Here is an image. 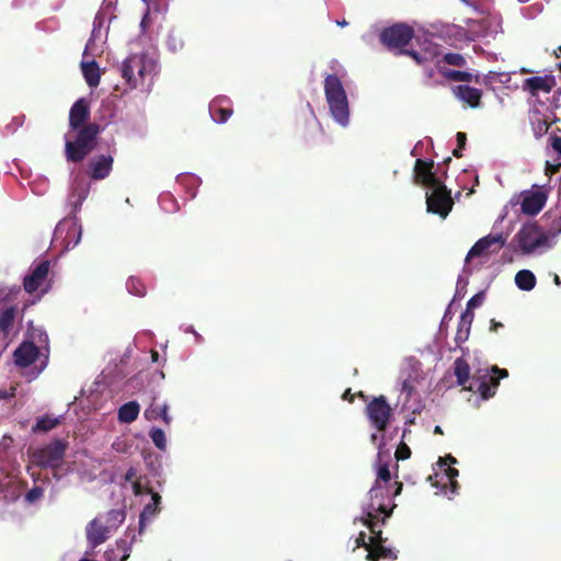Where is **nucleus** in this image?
I'll return each instance as SVG.
<instances>
[{
  "mask_svg": "<svg viewBox=\"0 0 561 561\" xmlns=\"http://www.w3.org/2000/svg\"><path fill=\"white\" fill-rule=\"evenodd\" d=\"M471 273L468 272V270L465 272L463 271V274L460 275L458 277V280H457V294H460L462 290H465L467 284H468V276L470 275Z\"/></svg>",
  "mask_w": 561,
  "mask_h": 561,
  "instance_id": "nucleus-54",
  "label": "nucleus"
},
{
  "mask_svg": "<svg viewBox=\"0 0 561 561\" xmlns=\"http://www.w3.org/2000/svg\"><path fill=\"white\" fill-rule=\"evenodd\" d=\"M140 405L137 401H129L118 409L117 417L121 423L129 424L137 420Z\"/></svg>",
  "mask_w": 561,
  "mask_h": 561,
  "instance_id": "nucleus-30",
  "label": "nucleus"
},
{
  "mask_svg": "<svg viewBox=\"0 0 561 561\" xmlns=\"http://www.w3.org/2000/svg\"><path fill=\"white\" fill-rule=\"evenodd\" d=\"M15 308L10 307L0 313V330H2L4 333H8L12 328L15 319Z\"/></svg>",
  "mask_w": 561,
  "mask_h": 561,
  "instance_id": "nucleus-42",
  "label": "nucleus"
},
{
  "mask_svg": "<svg viewBox=\"0 0 561 561\" xmlns=\"http://www.w3.org/2000/svg\"><path fill=\"white\" fill-rule=\"evenodd\" d=\"M126 288L129 294L138 297H144L146 295V286L145 284L137 277H129L126 282Z\"/></svg>",
  "mask_w": 561,
  "mask_h": 561,
  "instance_id": "nucleus-44",
  "label": "nucleus"
},
{
  "mask_svg": "<svg viewBox=\"0 0 561 561\" xmlns=\"http://www.w3.org/2000/svg\"><path fill=\"white\" fill-rule=\"evenodd\" d=\"M50 263L47 260L34 263L30 267L28 274L24 277V289L28 294H36L41 298L51 287V282L48 278Z\"/></svg>",
  "mask_w": 561,
  "mask_h": 561,
  "instance_id": "nucleus-11",
  "label": "nucleus"
},
{
  "mask_svg": "<svg viewBox=\"0 0 561 561\" xmlns=\"http://www.w3.org/2000/svg\"><path fill=\"white\" fill-rule=\"evenodd\" d=\"M556 245L553 237L546 233L536 222H528L513 237L510 247L524 256H540Z\"/></svg>",
  "mask_w": 561,
  "mask_h": 561,
  "instance_id": "nucleus-4",
  "label": "nucleus"
},
{
  "mask_svg": "<svg viewBox=\"0 0 561 561\" xmlns=\"http://www.w3.org/2000/svg\"><path fill=\"white\" fill-rule=\"evenodd\" d=\"M323 91L332 119L342 127H347L350 124V102L337 75H327L323 81Z\"/></svg>",
  "mask_w": 561,
  "mask_h": 561,
  "instance_id": "nucleus-5",
  "label": "nucleus"
},
{
  "mask_svg": "<svg viewBox=\"0 0 561 561\" xmlns=\"http://www.w3.org/2000/svg\"><path fill=\"white\" fill-rule=\"evenodd\" d=\"M470 32L481 38H494L502 32V19L499 13L490 12L470 21Z\"/></svg>",
  "mask_w": 561,
  "mask_h": 561,
  "instance_id": "nucleus-15",
  "label": "nucleus"
},
{
  "mask_svg": "<svg viewBox=\"0 0 561 561\" xmlns=\"http://www.w3.org/2000/svg\"><path fill=\"white\" fill-rule=\"evenodd\" d=\"M103 19L95 16L93 30L84 48V58L95 57L103 53L102 45L105 42L107 30L103 26Z\"/></svg>",
  "mask_w": 561,
  "mask_h": 561,
  "instance_id": "nucleus-18",
  "label": "nucleus"
},
{
  "mask_svg": "<svg viewBox=\"0 0 561 561\" xmlns=\"http://www.w3.org/2000/svg\"><path fill=\"white\" fill-rule=\"evenodd\" d=\"M113 167L111 156L101 154L90 161V175L93 180H103L108 176Z\"/></svg>",
  "mask_w": 561,
  "mask_h": 561,
  "instance_id": "nucleus-26",
  "label": "nucleus"
},
{
  "mask_svg": "<svg viewBox=\"0 0 561 561\" xmlns=\"http://www.w3.org/2000/svg\"><path fill=\"white\" fill-rule=\"evenodd\" d=\"M145 494L150 495V501L144 506L139 515V529L138 535H141L147 526L160 512L161 496L159 493L153 492L152 489L148 488Z\"/></svg>",
  "mask_w": 561,
  "mask_h": 561,
  "instance_id": "nucleus-20",
  "label": "nucleus"
},
{
  "mask_svg": "<svg viewBox=\"0 0 561 561\" xmlns=\"http://www.w3.org/2000/svg\"><path fill=\"white\" fill-rule=\"evenodd\" d=\"M444 60L448 65L463 66L466 64L465 58L460 54L449 53L444 56Z\"/></svg>",
  "mask_w": 561,
  "mask_h": 561,
  "instance_id": "nucleus-50",
  "label": "nucleus"
},
{
  "mask_svg": "<svg viewBox=\"0 0 561 561\" xmlns=\"http://www.w3.org/2000/svg\"><path fill=\"white\" fill-rule=\"evenodd\" d=\"M184 332L194 334V332H196V331H195V329L192 325H187L184 329Z\"/></svg>",
  "mask_w": 561,
  "mask_h": 561,
  "instance_id": "nucleus-63",
  "label": "nucleus"
},
{
  "mask_svg": "<svg viewBox=\"0 0 561 561\" xmlns=\"http://www.w3.org/2000/svg\"><path fill=\"white\" fill-rule=\"evenodd\" d=\"M486 80L490 83H501L506 88H513L511 84L512 72H497V71H489L486 75ZM517 84H514V88H517Z\"/></svg>",
  "mask_w": 561,
  "mask_h": 561,
  "instance_id": "nucleus-41",
  "label": "nucleus"
},
{
  "mask_svg": "<svg viewBox=\"0 0 561 561\" xmlns=\"http://www.w3.org/2000/svg\"><path fill=\"white\" fill-rule=\"evenodd\" d=\"M14 397V388H12L10 391L7 390H0V399H9Z\"/></svg>",
  "mask_w": 561,
  "mask_h": 561,
  "instance_id": "nucleus-58",
  "label": "nucleus"
},
{
  "mask_svg": "<svg viewBox=\"0 0 561 561\" xmlns=\"http://www.w3.org/2000/svg\"><path fill=\"white\" fill-rule=\"evenodd\" d=\"M184 35L180 31L170 30L168 32L165 37V47L170 53L176 54L181 51L184 48Z\"/></svg>",
  "mask_w": 561,
  "mask_h": 561,
  "instance_id": "nucleus-36",
  "label": "nucleus"
},
{
  "mask_svg": "<svg viewBox=\"0 0 561 561\" xmlns=\"http://www.w3.org/2000/svg\"><path fill=\"white\" fill-rule=\"evenodd\" d=\"M44 494V490L43 488L41 486H34L26 494H25V500L28 502V503H33L37 500H39Z\"/></svg>",
  "mask_w": 561,
  "mask_h": 561,
  "instance_id": "nucleus-51",
  "label": "nucleus"
},
{
  "mask_svg": "<svg viewBox=\"0 0 561 561\" xmlns=\"http://www.w3.org/2000/svg\"><path fill=\"white\" fill-rule=\"evenodd\" d=\"M433 168L434 163L432 161L417 159L414 167V181L430 188V192H426L427 211L446 218L453 208L454 202L450 192L432 171Z\"/></svg>",
  "mask_w": 561,
  "mask_h": 561,
  "instance_id": "nucleus-3",
  "label": "nucleus"
},
{
  "mask_svg": "<svg viewBox=\"0 0 561 561\" xmlns=\"http://www.w3.org/2000/svg\"><path fill=\"white\" fill-rule=\"evenodd\" d=\"M410 414L405 416V422H404V430H403V433H402V438H405L407 434L410 433V430L408 428V426H410L411 424L414 423L415 421V415L416 414H412L411 412H409Z\"/></svg>",
  "mask_w": 561,
  "mask_h": 561,
  "instance_id": "nucleus-55",
  "label": "nucleus"
},
{
  "mask_svg": "<svg viewBox=\"0 0 561 561\" xmlns=\"http://www.w3.org/2000/svg\"><path fill=\"white\" fill-rule=\"evenodd\" d=\"M54 237L56 240H61L66 250L76 248L81 241L82 226L77 216H70L61 220L56 229Z\"/></svg>",
  "mask_w": 561,
  "mask_h": 561,
  "instance_id": "nucleus-14",
  "label": "nucleus"
},
{
  "mask_svg": "<svg viewBox=\"0 0 561 561\" xmlns=\"http://www.w3.org/2000/svg\"><path fill=\"white\" fill-rule=\"evenodd\" d=\"M149 436L153 443V445L161 451H165L167 449V436L163 430L159 427H152L149 431Z\"/></svg>",
  "mask_w": 561,
  "mask_h": 561,
  "instance_id": "nucleus-43",
  "label": "nucleus"
},
{
  "mask_svg": "<svg viewBox=\"0 0 561 561\" xmlns=\"http://www.w3.org/2000/svg\"><path fill=\"white\" fill-rule=\"evenodd\" d=\"M371 442L378 445V455L376 460V481L368 492L369 502L363 506V516L360 520L371 531V536L366 541V534L360 533L356 538V547H364L367 551V560L378 561L379 559L394 560L398 552L394 549L387 548L382 545L383 538L381 530L377 529L378 524H383L390 516L394 504L392 499L400 494L402 484L399 482L391 483V474L387 462L383 458L389 457V451L383 450L385 436L373 434Z\"/></svg>",
  "mask_w": 561,
  "mask_h": 561,
  "instance_id": "nucleus-1",
  "label": "nucleus"
},
{
  "mask_svg": "<svg viewBox=\"0 0 561 561\" xmlns=\"http://www.w3.org/2000/svg\"><path fill=\"white\" fill-rule=\"evenodd\" d=\"M514 280L517 288L524 291L533 290L537 284L535 274L529 270L518 271Z\"/></svg>",
  "mask_w": 561,
  "mask_h": 561,
  "instance_id": "nucleus-34",
  "label": "nucleus"
},
{
  "mask_svg": "<svg viewBox=\"0 0 561 561\" xmlns=\"http://www.w3.org/2000/svg\"><path fill=\"white\" fill-rule=\"evenodd\" d=\"M507 239L508 232H491L479 239L466 256L465 272L468 270L469 273H472L473 270L486 265L491 256L505 245Z\"/></svg>",
  "mask_w": 561,
  "mask_h": 561,
  "instance_id": "nucleus-6",
  "label": "nucleus"
},
{
  "mask_svg": "<svg viewBox=\"0 0 561 561\" xmlns=\"http://www.w3.org/2000/svg\"><path fill=\"white\" fill-rule=\"evenodd\" d=\"M90 116L89 102L85 99H79L73 103L69 113V125L72 130L82 126Z\"/></svg>",
  "mask_w": 561,
  "mask_h": 561,
  "instance_id": "nucleus-24",
  "label": "nucleus"
},
{
  "mask_svg": "<svg viewBox=\"0 0 561 561\" xmlns=\"http://www.w3.org/2000/svg\"><path fill=\"white\" fill-rule=\"evenodd\" d=\"M411 456V450L407 444L401 442L396 450V457L398 460H405Z\"/></svg>",
  "mask_w": 561,
  "mask_h": 561,
  "instance_id": "nucleus-52",
  "label": "nucleus"
},
{
  "mask_svg": "<svg viewBox=\"0 0 561 561\" xmlns=\"http://www.w3.org/2000/svg\"><path fill=\"white\" fill-rule=\"evenodd\" d=\"M127 536L130 537V541L127 540H118L115 543L114 548H108L104 558L106 561H126L129 557L131 550V543L136 541V534L134 530L129 529Z\"/></svg>",
  "mask_w": 561,
  "mask_h": 561,
  "instance_id": "nucleus-22",
  "label": "nucleus"
},
{
  "mask_svg": "<svg viewBox=\"0 0 561 561\" xmlns=\"http://www.w3.org/2000/svg\"><path fill=\"white\" fill-rule=\"evenodd\" d=\"M101 519H92L85 528L87 540L90 545L91 551H87V556H91L95 547L100 546L112 535L105 527H100Z\"/></svg>",
  "mask_w": 561,
  "mask_h": 561,
  "instance_id": "nucleus-23",
  "label": "nucleus"
},
{
  "mask_svg": "<svg viewBox=\"0 0 561 561\" xmlns=\"http://www.w3.org/2000/svg\"><path fill=\"white\" fill-rule=\"evenodd\" d=\"M507 376L508 371L497 366L478 367L474 369L472 376L473 382L470 385L469 390L472 391L476 388L481 398L488 400L496 393L500 379L506 378Z\"/></svg>",
  "mask_w": 561,
  "mask_h": 561,
  "instance_id": "nucleus-9",
  "label": "nucleus"
},
{
  "mask_svg": "<svg viewBox=\"0 0 561 561\" xmlns=\"http://www.w3.org/2000/svg\"><path fill=\"white\" fill-rule=\"evenodd\" d=\"M546 233L553 237V241L557 242V238L561 233V216L551 224V227L546 231Z\"/></svg>",
  "mask_w": 561,
  "mask_h": 561,
  "instance_id": "nucleus-53",
  "label": "nucleus"
},
{
  "mask_svg": "<svg viewBox=\"0 0 561 561\" xmlns=\"http://www.w3.org/2000/svg\"><path fill=\"white\" fill-rule=\"evenodd\" d=\"M81 71L90 88H96L100 84L101 69L94 60V57L82 58Z\"/></svg>",
  "mask_w": 561,
  "mask_h": 561,
  "instance_id": "nucleus-28",
  "label": "nucleus"
},
{
  "mask_svg": "<svg viewBox=\"0 0 561 561\" xmlns=\"http://www.w3.org/2000/svg\"><path fill=\"white\" fill-rule=\"evenodd\" d=\"M118 71L129 90L149 93L160 71V66L153 54L131 53L118 65Z\"/></svg>",
  "mask_w": 561,
  "mask_h": 561,
  "instance_id": "nucleus-2",
  "label": "nucleus"
},
{
  "mask_svg": "<svg viewBox=\"0 0 561 561\" xmlns=\"http://www.w3.org/2000/svg\"><path fill=\"white\" fill-rule=\"evenodd\" d=\"M147 16H148V13L145 14V16L142 18L141 22H140V26L142 30L146 28V24H147Z\"/></svg>",
  "mask_w": 561,
  "mask_h": 561,
  "instance_id": "nucleus-61",
  "label": "nucleus"
},
{
  "mask_svg": "<svg viewBox=\"0 0 561 561\" xmlns=\"http://www.w3.org/2000/svg\"><path fill=\"white\" fill-rule=\"evenodd\" d=\"M550 140L552 149L561 156V137L553 136Z\"/></svg>",
  "mask_w": 561,
  "mask_h": 561,
  "instance_id": "nucleus-57",
  "label": "nucleus"
},
{
  "mask_svg": "<svg viewBox=\"0 0 561 561\" xmlns=\"http://www.w3.org/2000/svg\"><path fill=\"white\" fill-rule=\"evenodd\" d=\"M456 137H457V141H458V146L460 148H463L465 142H466V135L463 133H457Z\"/></svg>",
  "mask_w": 561,
  "mask_h": 561,
  "instance_id": "nucleus-59",
  "label": "nucleus"
},
{
  "mask_svg": "<svg viewBox=\"0 0 561 561\" xmlns=\"http://www.w3.org/2000/svg\"><path fill=\"white\" fill-rule=\"evenodd\" d=\"M455 375L457 377V382L461 386L466 385V382L470 378V366L463 358H457L455 360Z\"/></svg>",
  "mask_w": 561,
  "mask_h": 561,
  "instance_id": "nucleus-39",
  "label": "nucleus"
},
{
  "mask_svg": "<svg viewBox=\"0 0 561 561\" xmlns=\"http://www.w3.org/2000/svg\"><path fill=\"white\" fill-rule=\"evenodd\" d=\"M553 280H554L556 285H561V278L558 275H554Z\"/></svg>",
  "mask_w": 561,
  "mask_h": 561,
  "instance_id": "nucleus-64",
  "label": "nucleus"
},
{
  "mask_svg": "<svg viewBox=\"0 0 561 561\" xmlns=\"http://www.w3.org/2000/svg\"><path fill=\"white\" fill-rule=\"evenodd\" d=\"M456 463L457 459L451 455L439 458L435 467L434 476H430L428 478L432 486L436 488L439 493L449 499L457 494L458 489L456 478L459 476V471L451 467Z\"/></svg>",
  "mask_w": 561,
  "mask_h": 561,
  "instance_id": "nucleus-7",
  "label": "nucleus"
},
{
  "mask_svg": "<svg viewBox=\"0 0 561 561\" xmlns=\"http://www.w3.org/2000/svg\"><path fill=\"white\" fill-rule=\"evenodd\" d=\"M209 114L214 122L225 123L232 114L229 100L225 96H218L209 103Z\"/></svg>",
  "mask_w": 561,
  "mask_h": 561,
  "instance_id": "nucleus-27",
  "label": "nucleus"
},
{
  "mask_svg": "<svg viewBox=\"0 0 561 561\" xmlns=\"http://www.w3.org/2000/svg\"><path fill=\"white\" fill-rule=\"evenodd\" d=\"M367 416L371 425L379 432L383 431L391 416V408L385 397L375 398L366 408Z\"/></svg>",
  "mask_w": 561,
  "mask_h": 561,
  "instance_id": "nucleus-16",
  "label": "nucleus"
},
{
  "mask_svg": "<svg viewBox=\"0 0 561 561\" xmlns=\"http://www.w3.org/2000/svg\"><path fill=\"white\" fill-rule=\"evenodd\" d=\"M548 193L545 186H534L531 190L523 191L511 198L512 207L519 205L520 211L527 216H535L541 211L547 203Z\"/></svg>",
  "mask_w": 561,
  "mask_h": 561,
  "instance_id": "nucleus-12",
  "label": "nucleus"
},
{
  "mask_svg": "<svg viewBox=\"0 0 561 561\" xmlns=\"http://www.w3.org/2000/svg\"><path fill=\"white\" fill-rule=\"evenodd\" d=\"M194 336L197 343L203 342V336L198 332H194Z\"/></svg>",
  "mask_w": 561,
  "mask_h": 561,
  "instance_id": "nucleus-62",
  "label": "nucleus"
},
{
  "mask_svg": "<svg viewBox=\"0 0 561 561\" xmlns=\"http://www.w3.org/2000/svg\"><path fill=\"white\" fill-rule=\"evenodd\" d=\"M159 204L163 211L172 214L179 210L180 206L175 197L171 193H162L159 196Z\"/></svg>",
  "mask_w": 561,
  "mask_h": 561,
  "instance_id": "nucleus-40",
  "label": "nucleus"
},
{
  "mask_svg": "<svg viewBox=\"0 0 561 561\" xmlns=\"http://www.w3.org/2000/svg\"><path fill=\"white\" fill-rule=\"evenodd\" d=\"M472 321L473 312H463L461 314L455 336V341L458 345L468 340Z\"/></svg>",
  "mask_w": 561,
  "mask_h": 561,
  "instance_id": "nucleus-31",
  "label": "nucleus"
},
{
  "mask_svg": "<svg viewBox=\"0 0 561 561\" xmlns=\"http://www.w3.org/2000/svg\"><path fill=\"white\" fill-rule=\"evenodd\" d=\"M413 37V30L405 24H396L385 28L380 34L381 43L389 49H399L400 53L412 56L420 62L419 54L414 50H401Z\"/></svg>",
  "mask_w": 561,
  "mask_h": 561,
  "instance_id": "nucleus-13",
  "label": "nucleus"
},
{
  "mask_svg": "<svg viewBox=\"0 0 561 561\" xmlns=\"http://www.w3.org/2000/svg\"><path fill=\"white\" fill-rule=\"evenodd\" d=\"M39 347L33 342L24 341L13 353L14 363L21 368L31 366L38 357Z\"/></svg>",
  "mask_w": 561,
  "mask_h": 561,
  "instance_id": "nucleus-21",
  "label": "nucleus"
},
{
  "mask_svg": "<svg viewBox=\"0 0 561 561\" xmlns=\"http://www.w3.org/2000/svg\"><path fill=\"white\" fill-rule=\"evenodd\" d=\"M94 519H101L99 526L100 527H105V529H107V531H110L111 534H113L116 530L114 527H112L110 522L104 516L98 515Z\"/></svg>",
  "mask_w": 561,
  "mask_h": 561,
  "instance_id": "nucleus-56",
  "label": "nucleus"
},
{
  "mask_svg": "<svg viewBox=\"0 0 561 561\" xmlns=\"http://www.w3.org/2000/svg\"><path fill=\"white\" fill-rule=\"evenodd\" d=\"M446 76L454 81H470L471 75L469 72L459 71V70H449L446 72Z\"/></svg>",
  "mask_w": 561,
  "mask_h": 561,
  "instance_id": "nucleus-49",
  "label": "nucleus"
},
{
  "mask_svg": "<svg viewBox=\"0 0 561 561\" xmlns=\"http://www.w3.org/2000/svg\"><path fill=\"white\" fill-rule=\"evenodd\" d=\"M100 128L95 124H90L80 128L75 140H71L69 134L65 136V152L68 161H82L95 147V139Z\"/></svg>",
  "mask_w": 561,
  "mask_h": 561,
  "instance_id": "nucleus-8",
  "label": "nucleus"
},
{
  "mask_svg": "<svg viewBox=\"0 0 561 561\" xmlns=\"http://www.w3.org/2000/svg\"><path fill=\"white\" fill-rule=\"evenodd\" d=\"M90 192L89 183L79 174L73 176L68 195V205L73 213L80 210L82 203L85 201Z\"/></svg>",
  "mask_w": 561,
  "mask_h": 561,
  "instance_id": "nucleus-19",
  "label": "nucleus"
},
{
  "mask_svg": "<svg viewBox=\"0 0 561 561\" xmlns=\"http://www.w3.org/2000/svg\"><path fill=\"white\" fill-rule=\"evenodd\" d=\"M554 85L556 80L552 76L530 77L524 80L523 89L531 94H538L539 92H550Z\"/></svg>",
  "mask_w": 561,
  "mask_h": 561,
  "instance_id": "nucleus-25",
  "label": "nucleus"
},
{
  "mask_svg": "<svg viewBox=\"0 0 561 561\" xmlns=\"http://www.w3.org/2000/svg\"><path fill=\"white\" fill-rule=\"evenodd\" d=\"M129 448L130 444L125 438L122 437H117L112 443V449L119 454H126L129 450Z\"/></svg>",
  "mask_w": 561,
  "mask_h": 561,
  "instance_id": "nucleus-48",
  "label": "nucleus"
},
{
  "mask_svg": "<svg viewBox=\"0 0 561 561\" xmlns=\"http://www.w3.org/2000/svg\"><path fill=\"white\" fill-rule=\"evenodd\" d=\"M60 423V417H51L49 415H43L36 420L32 431L34 433L48 432L55 428Z\"/></svg>",
  "mask_w": 561,
  "mask_h": 561,
  "instance_id": "nucleus-38",
  "label": "nucleus"
},
{
  "mask_svg": "<svg viewBox=\"0 0 561 561\" xmlns=\"http://www.w3.org/2000/svg\"><path fill=\"white\" fill-rule=\"evenodd\" d=\"M124 480L126 482H130L131 483V491H133L135 496L144 495L146 490L148 489V486L145 483H142L141 479L138 478L137 469L134 468V467H130L126 471V473L124 476Z\"/></svg>",
  "mask_w": 561,
  "mask_h": 561,
  "instance_id": "nucleus-35",
  "label": "nucleus"
},
{
  "mask_svg": "<svg viewBox=\"0 0 561 561\" xmlns=\"http://www.w3.org/2000/svg\"><path fill=\"white\" fill-rule=\"evenodd\" d=\"M484 301V293H478L472 296L467 302L465 312H473V309L479 308Z\"/></svg>",
  "mask_w": 561,
  "mask_h": 561,
  "instance_id": "nucleus-47",
  "label": "nucleus"
},
{
  "mask_svg": "<svg viewBox=\"0 0 561 561\" xmlns=\"http://www.w3.org/2000/svg\"><path fill=\"white\" fill-rule=\"evenodd\" d=\"M176 183L186 190L190 198H194L197 194V188L202 184V180L195 174L186 173L178 175Z\"/></svg>",
  "mask_w": 561,
  "mask_h": 561,
  "instance_id": "nucleus-32",
  "label": "nucleus"
},
{
  "mask_svg": "<svg viewBox=\"0 0 561 561\" xmlns=\"http://www.w3.org/2000/svg\"><path fill=\"white\" fill-rule=\"evenodd\" d=\"M397 405L401 411L419 414L424 408L419 393L415 391L414 386L410 380H404L400 385Z\"/></svg>",
  "mask_w": 561,
  "mask_h": 561,
  "instance_id": "nucleus-17",
  "label": "nucleus"
},
{
  "mask_svg": "<svg viewBox=\"0 0 561 561\" xmlns=\"http://www.w3.org/2000/svg\"><path fill=\"white\" fill-rule=\"evenodd\" d=\"M25 341L33 342L38 347H43L48 343V335L42 328L32 325L27 330V339Z\"/></svg>",
  "mask_w": 561,
  "mask_h": 561,
  "instance_id": "nucleus-37",
  "label": "nucleus"
},
{
  "mask_svg": "<svg viewBox=\"0 0 561 561\" xmlns=\"http://www.w3.org/2000/svg\"><path fill=\"white\" fill-rule=\"evenodd\" d=\"M144 416L148 421H156L161 417L167 425H169L172 421L171 416L169 415V405L167 403L162 404L161 407L151 404L145 410Z\"/></svg>",
  "mask_w": 561,
  "mask_h": 561,
  "instance_id": "nucleus-33",
  "label": "nucleus"
},
{
  "mask_svg": "<svg viewBox=\"0 0 561 561\" xmlns=\"http://www.w3.org/2000/svg\"><path fill=\"white\" fill-rule=\"evenodd\" d=\"M101 515L104 516L115 529H117L126 518L125 511L123 510H111Z\"/></svg>",
  "mask_w": 561,
  "mask_h": 561,
  "instance_id": "nucleus-45",
  "label": "nucleus"
},
{
  "mask_svg": "<svg viewBox=\"0 0 561 561\" xmlns=\"http://www.w3.org/2000/svg\"><path fill=\"white\" fill-rule=\"evenodd\" d=\"M454 93L461 102L467 103L471 107H478L481 100V91L469 85H457Z\"/></svg>",
  "mask_w": 561,
  "mask_h": 561,
  "instance_id": "nucleus-29",
  "label": "nucleus"
},
{
  "mask_svg": "<svg viewBox=\"0 0 561 561\" xmlns=\"http://www.w3.org/2000/svg\"><path fill=\"white\" fill-rule=\"evenodd\" d=\"M53 470V478L57 481L61 480L62 477L65 476L64 473L60 472V469H51Z\"/></svg>",
  "mask_w": 561,
  "mask_h": 561,
  "instance_id": "nucleus-60",
  "label": "nucleus"
},
{
  "mask_svg": "<svg viewBox=\"0 0 561 561\" xmlns=\"http://www.w3.org/2000/svg\"><path fill=\"white\" fill-rule=\"evenodd\" d=\"M31 190L36 195H44L48 190V180L43 176H37L31 183Z\"/></svg>",
  "mask_w": 561,
  "mask_h": 561,
  "instance_id": "nucleus-46",
  "label": "nucleus"
},
{
  "mask_svg": "<svg viewBox=\"0 0 561 561\" xmlns=\"http://www.w3.org/2000/svg\"><path fill=\"white\" fill-rule=\"evenodd\" d=\"M67 448V442L53 439L31 454L32 463L44 469H61Z\"/></svg>",
  "mask_w": 561,
  "mask_h": 561,
  "instance_id": "nucleus-10",
  "label": "nucleus"
}]
</instances>
